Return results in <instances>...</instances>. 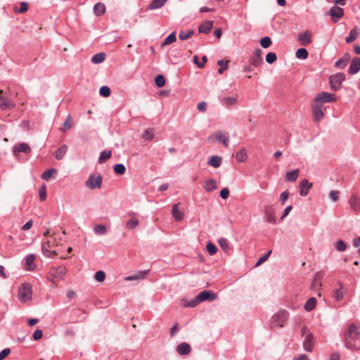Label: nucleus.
<instances>
[{
  "mask_svg": "<svg viewBox=\"0 0 360 360\" xmlns=\"http://www.w3.org/2000/svg\"><path fill=\"white\" fill-rule=\"evenodd\" d=\"M345 345L352 350L360 349V330L354 323L349 326L345 333Z\"/></svg>",
  "mask_w": 360,
  "mask_h": 360,
  "instance_id": "f257e3e1",
  "label": "nucleus"
},
{
  "mask_svg": "<svg viewBox=\"0 0 360 360\" xmlns=\"http://www.w3.org/2000/svg\"><path fill=\"white\" fill-rule=\"evenodd\" d=\"M32 286L28 283H25L18 289V299L22 302H26L32 299Z\"/></svg>",
  "mask_w": 360,
  "mask_h": 360,
  "instance_id": "f03ea898",
  "label": "nucleus"
},
{
  "mask_svg": "<svg viewBox=\"0 0 360 360\" xmlns=\"http://www.w3.org/2000/svg\"><path fill=\"white\" fill-rule=\"evenodd\" d=\"M345 79V75L342 72H338L332 75L329 77V82L330 84V89L333 91H338L342 82Z\"/></svg>",
  "mask_w": 360,
  "mask_h": 360,
  "instance_id": "7ed1b4c3",
  "label": "nucleus"
},
{
  "mask_svg": "<svg viewBox=\"0 0 360 360\" xmlns=\"http://www.w3.org/2000/svg\"><path fill=\"white\" fill-rule=\"evenodd\" d=\"M103 177L101 174L96 176L94 174H91L88 179L85 182L86 187L90 189H99L101 186Z\"/></svg>",
  "mask_w": 360,
  "mask_h": 360,
  "instance_id": "20e7f679",
  "label": "nucleus"
},
{
  "mask_svg": "<svg viewBox=\"0 0 360 360\" xmlns=\"http://www.w3.org/2000/svg\"><path fill=\"white\" fill-rule=\"evenodd\" d=\"M288 318V312L285 310H281L276 313L272 316V324L276 327H283L284 323Z\"/></svg>",
  "mask_w": 360,
  "mask_h": 360,
  "instance_id": "39448f33",
  "label": "nucleus"
},
{
  "mask_svg": "<svg viewBox=\"0 0 360 360\" xmlns=\"http://www.w3.org/2000/svg\"><path fill=\"white\" fill-rule=\"evenodd\" d=\"M335 101L336 98L334 94L322 91L315 96L314 103H319L322 105L323 103H331Z\"/></svg>",
  "mask_w": 360,
  "mask_h": 360,
  "instance_id": "423d86ee",
  "label": "nucleus"
},
{
  "mask_svg": "<svg viewBox=\"0 0 360 360\" xmlns=\"http://www.w3.org/2000/svg\"><path fill=\"white\" fill-rule=\"evenodd\" d=\"M15 107V104L0 90V108L1 110H11Z\"/></svg>",
  "mask_w": 360,
  "mask_h": 360,
  "instance_id": "0eeeda50",
  "label": "nucleus"
},
{
  "mask_svg": "<svg viewBox=\"0 0 360 360\" xmlns=\"http://www.w3.org/2000/svg\"><path fill=\"white\" fill-rule=\"evenodd\" d=\"M262 53V51L260 49H256L250 58V64L255 67H259L263 63Z\"/></svg>",
  "mask_w": 360,
  "mask_h": 360,
  "instance_id": "6e6552de",
  "label": "nucleus"
},
{
  "mask_svg": "<svg viewBox=\"0 0 360 360\" xmlns=\"http://www.w3.org/2000/svg\"><path fill=\"white\" fill-rule=\"evenodd\" d=\"M311 110L314 115V120L315 122L321 121L324 116L322 105L319 103H313Z\"/></svg>",
  "mask_w": 360,
  "mask_h": 360,
  "instance_id": "1a4fd4ad",
  "label": "nucleus"
},
{
  "mask_svg": "<svg viewBox=\"0 0 360 360\" xmlns=\"http://www.w3.org/2000/svg\"><path fill=\"white\" fill-rule=\"evenodd\" d=\"M31 152L30 146L26 143H20L15 145L13 149V153L15 156H17L19 153H24L29 154Z\"/></svg>",
  "mask_w": 360,
  "mask_h": 360,
  "instance_id": "9d476101",
  "label": "nucleus"
},
{
  "mask_svg": "<svg viewBox=\"0 0 360 360\" xmlns=\"http://www.w3.org/2000/svg\"><path fill=\"white\" fill-rule=\"evenodd\" d=\"M329 14L331 16L332 20L336 22L344 15V11L342 8L334 6L330 8Z\"/></svg>",
  "mask_w": 360,
  "mask_h": 360,
  "instance_id": "9b49d317",
  "label": "nucleus"
},
{
  "mask_svg": "<svg viewBox=\"0 0 360 360\" xmlns=\"http://www.w3.org/2000/svg\"><path fill=\"white\" fill-rule=\"evenodd\" d=\"M217 298V295L212 291L203 290L198 295V300L200 302L204 301H213Z\"/></svg>",
  "mask_w": 360,
  "mask_h": 360,
  "instance_id": "f8f14e48",
  "label": "nucleus"
},
{
  "mask_svg": "<svg viewBox=\"0 0 360 360\" xmlns=\"http://www.w3.org/2000/svg\"><path fill=\"white\" fill-rule=\"evenodd\" d=\"M298 41L302 46H307L311 42V34L309 31H304L298 34Z\"/></svg>",
  "mask_w": 360,
  "mask_h": 360,
  "instance_id": "ddd939ff",
  "label": "nucleus"
},
{
  "mask_svg": "<svg viewBox=\"0 0 360 360\" xmlns=\"http://www.w3.org/2000/svg\"><path fill=\"white\" fill-rule=\"evenodd\" d=\"M300 194L302 196H306L309 193V189L312 186V184L309 183L307 179H303L300 182Z\"/></svg>",
  "mask_w": 360,
  "mask_h": 360,
  "instance_id": "4468645a",
  "label": "nucleus"
},
{
  "mask_svg": "<svg viewBox=\"0 0 360 360\" xmlns=\"http://www.w3.org/2000/svg\"><path fill=\"white\" fill-rule=\"evenodd\" d=\"M360 70V58H354L348 70V73L355 75Z\"/></svg>",
  "mask_w": 360,
  "mask_h": 360,
  "instance_id": "2eb2a0df",
  "label": "nucleus"
},
{
  "mask_svg": "<svg viewBox=\"0 0 360 360\" xmlns=\"http://www.w3.org/2000/svg\"><path fill=\"white\" fill-rule=\"evenodd\" d=\"M215 138L218 141L221 142L225 147L229 146V136L228 133L224 134L221 131H217L215 132Z\"/></svg>",
  "mask_w": 360,
  "mask_h": 360,
  "instance_id": "dca6fc26",
  "label": "nucleus"
},
{
  "mask_svg": "<svg viewBox=\"0 0 360 360\" xmlns=\"http://www.w3.org/2000/svg\"><path fill=\"white\" fill-rule=\"evenodd\" d=\"M35 255L34 254H30L25 258V266L27 270L31 271L36 268L34 264Z\"/></svg>",
  "mask_w": 360,
  "mask_h": 360,
  "instance_id": "f3484780",
  "label": "nucleus"
},
{
  "mask_svg": "<svg viewBox=\"0 0 360 360\" xmlns=\"http://www.w3.org/2000/svg\"><path fill=\"white\" fill-rule=\"evenodd\" d=\"M149 273V270L139 271L134 275L127 276L125 279L127 281H136L143 279Z\"/></svg>",
  "mask_w": 360,
  "mask_h": 360,
  "instance_id": "a211bd4d",
  "label": "nucleus"
},
{
  "mask_svg": "<svg viewBox=\"0 0 360 360\" xmlns=\"http://www.w3.org/2000/svg\"><path fill=\"white\" fill-rule=\"evenodd\" d=\"M191 347L186 342H182L176 347V352L180 355H187L191 352Z\"/></svg>",
  "mask_w": 360,
  "mask_h": 360,
  "instance_id": "6ab92c4d",
  "label": "nucleus"
},
{
  "mask_svg": "<svg viewBox=\"0 0 360 360\" xmlns=\"http://www.w3.org/2000/svg\"><path fill=\"white\" fill-rule=\"evenodd\" d=\"M213 27V22L207 20L201 24L198 27L199 33L208 34Z\"/></svg>",
  "mask_w": 360,
  "mask_h": 360,
  "instance_id": "aec40b11",
  "label": "nucleus"
},
{
  "mask_svg": "<svg viewBox=\"0 0 360 360\" xmlns=\"http://www.w3.org/2000/svg\"><path fill=\"white\" fill-rule=\"evenodd\" d=\"M349 203L352 210H354L356 212L360 211V200L356 195L353 194L351 196L349 200Z\"/></svg>",
  "mask_w": 360,
  "mask_h": 360,
  "instance_id": "412c9836",
  "label": "nucleus"
},
{
  "mask_svg": "<svg viewBox=\"0 0 360 360\" xmlns=\"http://www.w3.org/2000/svg\"><path fill=\"white\" fill-rule=\"evenodd\" d=\"M349 60V53H345V56L341 59L336 61L335 66L338 68L343 69L346 67Z\"/></svg>",
  "mask_w": 360,
  "mask_h": 360,
  "instance_id": "4be33fe9",
  "label": "nucleus"
},
{
  "mask_svg": "<svg viewBox=\"0 0 360 360\" xmlns=\"http://www.w3.org/2000/svg\"><path fill=\"white\" fill-rule=\"evenodd\" d=\"M53 276L57 278H62L67 272V268L63 266H60L52 269Z\"/></svg>",
  "mask_w": 360,
  "mask_h": 360,
  "instance_id": "5701e85b",
  "label": "nucleus"
},
{
  "mask_svg": "<svg viewBox=\"0 0 360 360\" xmlns=\"http://www.w3.org/2000/svg\"><path fill=\"white\" fill-rule=\"evenodd\" d=\"M217 181L213 179H210L205 181L204 189L207 192H211L215 189H217Z\"/></svg>",
  "mask_w": 360,
  "mask_h": 360,
  "instance_id": "b1692460",
  "label": "nucleus"
},
{
  "mask_svg": "<svg viewBox=\"0 0 360 360\" xmlns=\"http://www.w3.org/2000/svg\"><path fill=\"white\" fill-rule=\"evenodd\" d=\"M221 164V158L218 155L212 156L207 162V165L214 168H218Z\"/></svg>",
  "mask_w": 360,
  "mask_h": 360,
  "instance_id": "393cba45",
  "label": "nucleus"
},
{
  "mask_svg": "<svg viewBox=\"0 0 360 360\" xmlns=\"http://www.w3.org/2000/svg\"><path fill=\"white\" fill-rule=\"evenodd\" d=\"M68 151V146L65 144H63L59 147V148L56 150L55 157L58 160H62L65 155Z\"/></svg>",
  "mask_w": 360,
  "mask_h": 360,
  "instance_id": "a878e982",
  "label": "nucleus"
},
{
  "mask_svg": "<svg viewBox=\"0 0 360 360\" xmlns=\"http://www.w3.org/2000/svg\"><path fill=\"white\" fill-rule=\"evenodd\" d=\"M313 346H314L313 336L306 337L303 342V347H304V350L310 352L312 351Z\"/></svg>",
  "mask_w": 360,
  "mask_h": 360,
  "instance_id": "bb28decb",
  "label": "nucleus"
},
{
  "mask_svg": "<svg viewBox=\"0 0 360 360\" xmlns=\"http://www.w3.org/2000/svg\"><path fill=\"white\" fill-rule=\"evenodd\" d=\"M167 0H153L151 3L148 6V9L150 10H155L162 7Z\"/></svg>",
  "mask_w": 360,
  "mask_h": 360,
  "instance_id": "cd10ccee",
  "label": "nucleus"
},
{
  "mask_svg": "<svg viewBox=\"0 0 360 360\" xmlns=\"http://www.w3.org/2000/svg\"><path fill=\"white\" fill-rule=\"evenodd\" d=\"M299 176V170L295 169L292 171L288 172L285 175V180L288 181H295Z\"/></svg>",
  "mask_w": 360,
  "mask_h": 360,
  "instance_id": "c85d7f7f",
  "label": "nucleus"
},
{
  "mask_svg": "<svg viewBox=\"0 0 360 360\" xmlns=\"http://www.w3.org/2000/svg\"><path fill=\"white\" fill-rule=\"evenodd\" d=\"M172 212L176 221H181L184 217L183 213L179 210L178 204H174L172 206Z\"/></svg>",
  "mask_w": 360,
  "mask_h": 360,
  "instance_id": "c756f323",
  "label": "nucleus"
},
{
  "mask_svg": "<svg viewBox=\"0 0 360 360\" xmlns=\"http://www.w3.org/2000/svg\"><path fill=\"white\" fill-rule=\"evenodd\" d=\"M316 304V299L314 297H310L304 304V309L307 311H311L313 310Z\"/></svg>",
  "mask_w": 360,
  "mask_h": 360,
  "instance_id": "7c9ffc66",
  "label": "nucleus"
},
{
  "mask_svg": "<svg viewBox=\"0 0 360 360\" xmlns=\"http://www.w3.org/2000/svg\"><path fill=\"white\" fill-rule=\"evenodd\" d=\"M94 12L96 15H101L105 13V6L103 3H96L94 6Z\"/></svg>",
  "mask_w": 360,
  "mask_h": 360,
  "instance_id": "2f4dec72",
  "label": "nucleus"
},
{
  "mask_svg": "<svg viewBox=\"0 0 360 360\" xmlns=\"http://www.w3.org/2000/svg\"><path fill=\"white\" fill-rule=\"evenodd\" d=\"M105 59V54L104 53H98L94 55L91 58V62L94 64H98L103 62Z\"/></svg>",
  "mask_w": 360,
  "mask_h": 360,
  "instance_id": "473e14b6",
  "label": "nucleus"
},
{
  "mask_svg": "<svg viewBox=\"0 0 360 360\" xmlns=\"http://www.w3.org/2000/svg\"><path fill=\"white\" fill-rule=\"evenodd\" d=\"M94 232L98 236L105 235L107 233V229L105 225L97 224L94 227Z\"/></svg>",
  "mask_w": 360,
  "mask_h": 360,
  "instance_id": "72a5a7b5",
  "label": "nucleus"
},
{
  "mask_svg": "<svg viewBox=\"0 0 360 360\" xmlns=\"http://www.w3.org/2000/svg\"><path fill=\"white\" fill-rule=\"evenodd\" d=\"M112 156V152L111 150H103L101 153H100V156L98 158V162L99 163H103L106 160H108L109 158H110Z\"/></svg>",
  "mask_w": 360,
  "mask_h": 360,
  "instance_id": "f704fd0d",
  "label": "nucleus"
},
{
  "mask_svg": "<svg viewBox=\"0 0 360 360\" xmlns=\"http://www.w3.org/2000/svg\"><path fill=\"white\" fill-rule=\"evenodd\" d=\"M236 160L240 162H244L247 160V152L244 148H241L236 155Z\"/></svg>",
  "mask_w": 360,
  "mask_h": 360,
  "instance_id": "c9c22d12",
  "label": "nucleus"
},
{
  "mask_svg": "<svg viewBox=\"0 0 360 360\" xmlns=\"http://www.w3.org/2000/svg\"><path fill=\"white\" fill-rule=\"evenodd\" d=\"M139 224V221L136 217H132L126 223V228L131 230L136 228Z\"/></svg>",
  "mask_w": 360,
  "mask_h": 360,
  "instance_id": "e433bc0d",
  "label": "nucleus"
},
{
  "mask_svg": "<svg viewBox=\"0 0 360 360\" xmlns=\"http://www.w3.org/2000/svg\"><path fill=\"white\" fill-rule=\"evenodd\" d=\"M295 56L298 59H306L308 57V51L304 48H300L297 50Z\"/></svg>",
  "mask_w": 360,
  "mask_h": 360,
  "instance_id": "4c0bfd02",
  "label": "nucleus"
},
{
  "mask_svg": "<svg viewBox=\"0 0 360 360\" xmlns=\"http://www.w3.org/2000/svg\"><path fill=\"white\" fill-rule=\"evenodd\" d=\"M56 173V169L54 168L46 169L45 172L42 173L41 178L46 181H49L51 179V176Z\"/></svg>",
  "mask_w": 360,
  "mask_h": 360,
  "instance_id": "58836bf2",
  "label": "nucleus"
},
{
  "mask_svg": "<svg viewBox=\"0 0 360 360\" xmlns=\"http://www.w3.org/2000/svg\"><path fill=\"white\" fill-rule=\"evenodd\" d=\"M193 34V30H189L187 31H181L179 34V38L181 40H186Z\"/></svg>",
  "mask_w": 360,
  "mask_h": 360,
  "instance_id": "ea45409f",
  "label": "nucleus"
},
{
  "mask_svg": "<svg viewBox=\"0 0 360 360\" xmlns=\"http://www.w3.org/2000/svg\"><path fill=\"white\" fill-rule=\"evenodd\" d=\"M176 40L175 32L169 34L164 40L162 45H169Z\"/></svg>",
  "mask_w": 360,
  "mask_h": 360,
  "instance_id": "a19ab883",
  "label": "nucleus"
},
{
  "mask_svg": "<svg viewBox=\"0 0 360 360\" xmlns=\"http://www.w3.org/2000/svg\"><path fill=\"white\" fill-rule=\"evenodd\" d=\"M126 171V167L123 164L119 163L114 166V172L119 175L124 174Z\"/></svg>",
  "mask_w": 360,
  "mask_h": 360,
  "instance_id": "79ce46f5",
  "label": "nucleus"
},
{
  "mask_svg": "<svg viewBox=\"0 0 360 360\" xmlns=\"http://www.w3.org/2000/svg\"><path fill=\"white\" fill-rule=\"evenodd\" d=\"M357 36H358V33H357L356 30L355 29H352L349 32V36L346 37L345 41L347 43H351L356 39Z\"/></svg>",
  "mask_w": 360,
  "mask_h": 360,
  "instance_id": "37998d69",
  "label": "nucleus"
},
{
  "mask_svg": "<svg viewBox=\"0 0 360 360\" xmlns=\"http://www.w3.org/2000/svg\"><path fill=\"white\" fill-rule=\"evenodd\" d=\"M218 243L224 251H228L229 250V245L227 239L224 238H220L218 240Z\"/></svg>",
  "mask_w": 360,
  "mask_h": 360,
  "instance_id": "c03bdc74",
  "label": "nucleus"
},
{
  "mask_svg": "<svg viewBox=\"0 0 360 360\" xmlns=\"http://www.w3.org/2000/svg\"><path fill=\"white\" fill-rule=\"evenodd\" d=\"M207 250L210 255H214L217 252V248L211 241H208L207 244Z\"/></svg>",
  "mask_w": 360,
  "mask_h": 360,
  "instance_id": "a18cd8bd",
  "label": "nucleus"
},
{
  "mask_svg": "<svg viewBox=\"0 0 360 360\" xmlns=\"http://www.w3.org/2000/svg\"><path fill=\"white\" fill-rule=\"evenodd\" d=\"M155 82L158 87H162L165 84V78L162 75H158L155 78Z\"/></svg>",
  "mask_w": 360,
  "mask_h": 360,
  "instance_id": "49530a36",
  "label": "nucleus"
},
{
  "mask_svg": "<svg viewBox=\"0 0 360 360\" xmlns=\"http://www.w3.org/2000/svg\"><path fill=\"white\" fill-rule=\"evenodd\" d=\"M143 137L147 140H152L154 138V130L151 128H148L145 130Z\"/></svg>",
  "mask_w": 360,
  "mask_h": 360,
  "instance_id": "de8ad7c7",
  "label": "nucleus"
},
{
  "mask_svg": "<svg viewBox=\"0 0 360 360\" xmlns=\"http://www.w3.org/2000/svg\"><path fill=\"white\" fill-rule=\"evenodd\" d=\"M200 303V300H198L197 295L194 299H192L190 301L187 302L186 303L184 304L183 306L184 307H195Z\"/></svg>",
  "mask_w": 360,
  "mask_h": 360,
  "instance_id": "09e8293b",
  "label": "nucleus"
},
{
  "mask_svg": "<svg viewBox=\"0 0 360 360\" xmlns=\"http://www.w3.org/2000/svg\"><path fill=\"white\" fill-rule=\"evenodd\" d=\"M260 44L264 49H267L271 44V39L269 37H264L260 40Z\"/></svg>",
  "mask_w": 360,
  "mask_h": 360,
  "instance_id": "8fccbe9b",
  "label": "nucleus"
},
{
  "mask_svg": "<svg viewBox=\"0 0 360 360\" xmlns=\"http://www.w3.org/2000/svg\"><path fill=\"white\" fill-rule=\"evenodd\" d=\"M343 296H344V292L341 287L335 290L333 297L335 299V300H337V301L341 300L343 298Z\"/></svg>",
  "mask_w": 360,
  "mask_h": 360,
  "instance_id": "3c124183",
  "label": "nucleus"
},
{
  "mask_svg": "<svg viewBox=\"0 0 360 360\" xmlns=\"http://www.w3.org/2000/svg\"><path fill=\"white\" fill-rule=\"evenodd\" d=\"M265 59L268 63L272 64L273 63H274L276 60L277 56L275 53L269 52L266 54Z\"/></svg>",
  "mask_w": 360,
  "mask_h": 360,
  "instance_id": "603ef678",
  "label": "nucleus"
},
{
  "mask_svg": "<svg viewBox=\"0 0 360 360\" xmlns=\"http://www.w3.org/2000/svg\"><path fill=\"white\" fill-rule=\"evenodd\" d=\"M198 56H195L193 57V61L194 63L196 64V65L199 68H202L204 66H205V63L207 62V56H202V63H198Z\"/></svg>",
  "mask_w": 360,
  "mask_h": 360,
  "instance_id": "864d4df0",
  "label": "nucleus"
},
{
  "mask_svg": "<svg viewBox=\"0 0 360 360\" xmlns=\"http://www.w3.org/2000/svg\"><path fill=\"white\" fill-rule=\"evenodd\" d=\"M217 65L221 66V68L218 70V72L219 74H222L224 71L228 68V61L220 60L217 62Z\"/></svg>",
  "mask_w": 360,
  "mask_h": 360,
  "instance_id": "5fc2aeb1",
  "label": "nucleus"
},
{
  "mask_svg": "<svg viewBox=\"0 0 360 360\" xmlns=\"http://www.w3.org/2000/svg\"><path fill=\"white\" fill-rule=\"evenodd\" d=\"M271 254V250H269V252H267L265 255H264L262 257H261L258 260L257 262H256L255 264V266H259V265H261L262 263H264L265 261L267 260L268 257L270 256V255Z\"/></svg>",
  "mask_w": 360,
  "mask_h": 360,
  "instance_id": "6e6d98bb",
  "label": "nucleus"
},
{
  "mask_svg": "<svg viewBox=\"0 0 360 360\" xmlns=\"http://www.w3.org/2000/svg\"><path fill=\"white\" fill-rule=\"evenodd\" d=\"M99 94L104 97H108L110 94V89L107 86H103L99 90Z\"/></svg>",
  "mask_w": 360,
  "mask_h": 360,
  "instance_id": "4d7b16f0",
  "label": "nucleus"
},
{
  "mask_svg": "<svg viewBox=\"0 0 360 360\" xmlns=\"http://www.w3.org/2000/svg\"><path fill=\"white\" fill-rule=\"evenodd\" d=\"M346 243L342 240H338L335 245L336 250L340 252L345 251L346 250Z\"/></svg>",
  "mask_w": 360,
  "mask_h": 360,
  "instance_id": "13d9d810",
  "label": "nucleus"
},
{
  "mask_svg": "<svg viewBox=\"0 0 360 360\" xmlns=\"http://www.w3.org/2000/svg\"><path fill=\"white\" fill-rule=\"evenodd\" d=\"M105 278V274L103 271H98L94 275V278L98 282L103 281Z\"/></svg>",
  "mask_w": 360,
  "mask_h": 360,
  "instance_id": "bf43d9fd",
  "label": "nucleus"
},
{
  "mask_svg": "<svg viewBox=\"0 0 360 360\" xmlns=\"http://www.w3.org/2000/svg\"><path fill=\"white\" fill-rule=\"evenodd\" d=\"M72 127V122L71 120V117L70 115H68V117L66 118L65 121L63 122V129L62 130L65 129H70Z\"/></svg>",
  "mask_w": 360,
  "mask_h": 360,
  "instance_id": "052dcab7",
  "label": "nucleus"
},
{
  "mask_svg": "<svg viewBox=\"0 0 360 360\" xmlns=\"http://www.w3.org/2000/svg\"><path fill=\"white\" fill-rule=\"evenodd\" d=\"M224 102L227 105H234L235 103H236L237 99L236 97H226L224 98Z\"/></svg>",
  "mask_w": 360,
  "mask_h": 360,
  "instance_id": "680f3d73",
  "label": "nucleus"
},
{
  "mask_svg": "<svg viewBox=\"0 0 360 360\" xmlns=\"http://www.w3.org/2000/svg\"><path fill=\"white\" fill-rule=\"evenodd\" d=\"M43 333L40 329H37L32 334V338L34 340H39L42 338Z\"/></svg>",
  "mask_w": 360,
  "mask_h": 360,
  "instance_id": "e2e57ef3",
  "label": "nucleus"
},
{
  "mask_svg": "<svg viewBox=\"0 0 360 360\" xmlns=\"http://www.w3.org/2000/svg\"><path fill=\"white\" fill-rule=\"evenodd\" d=\"M28 9V5L26 2H21L20 3V7L19 9L16 10L15 11L19 13H25Z\"/></svg>",
  "mask_w": 360,
  "mask_h": 360,
  "instance_id": "0e129e2a",
  "label": "nucleus"
},
{
  "mask_svg": "<svg viewBox=\"0 0 360 360\" xmlns=\"http://www.w3.org/2000/svg\"><path fill=\"white\" fill-rule=\"evenodd\" d=\"M338 194L339 192L338 191H331L329 193V198L332 201L335 202L338 199Z\"/></svg>",
  "mask_w": 360,
  "mask_h": 360,
  "instance_id": "69168bd1",
  "label": "nucleus"
},
{
  "mask_svg": "<svg viewBox=\"0 0 360 360\" xmlns=\"http://www.w3.org/2000/svg\"><path fill=\"white\" fill-rule=\"evenodd\" d=\"M39 195L41 200H44L46 198V187L42 186L39 191Z\"/></svg>",
  "mask_w": 360,
  "mask_h": 360,
  "instance_id": "338daca9",
  "label": "nucleus"
},
{
  "mask_svg": "<svg viewBox=\"0 0 360 360\" xmlns=\"http://www.w3.org/2000/svg\"><path fill=\"white\" fill-rule=\"evenodd\" d=\"M11 353L9 348H5L0 352V360H3Z\"/></svg>",
  "mask_w": 360,
  "mask_h": 360,
  "instance_id": "774afa93",
  "label": "nucleus"
}]
</instances>
